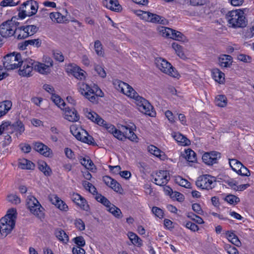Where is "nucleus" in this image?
<instances>
[{
  "mask_svg": "<svg viewBox=\"0 0 254 254\" xmlns=\"http://www.w3.org/2000/svg\"><path fill=\"white\" fill-rule=\"evenodd\" d=\"M64 111V118L70 122H76L79 119L77 111L73 108L65 107L63 109Z\"/></svg>",
  "mask_w": 254,
  "mask_h": 254,
  "instance_id": "20",
  "label": "nucleus"
},
{
  "mask_svg": "<svg viewBox=\"0 0 254 254\" xmlns=\"http://www.w3.org/2000/svg\"><path fill=\"white\" fill-rule=\"evenodd\" d=\"M95 198L97 201L100 202L106 207H108L111 204L110 201L100 193L97 194L95 196Z\"/></svg>",
  "mask_w": 254,
  "mask_h": 254,
  "instance_id": "44",
  "label": "nucleus"
},
{
  "mask_svg": "<svg viewBox=\"0 0 254 254\" xmlns=\"http://www.w3.org/2000/svg\"><path fill=\"white\" fill-rule=\"evenodd\" d=\"M232 59L230 55H223L219 58V64L222 67H230L232 65Z\"/></svg>",
  "mask_w": 254,
  "mask_h": 254,
  "instance_id": "30",
  "label": "nucleus"
},
{
  "mask_svg": "<svg viewBox=\"0 0 254 254\" xmlns=\"http://www.w3.org/2000/svg\"><path fill=\"white\" fill-rule=\"evenodd\" d=\"M216 105L220 107H224L227 105V98L223 95H218L215 99Z\"/></svg>",
  "mask_w": 254,
  "mask_h": 254,
  "instance_id": "42",
  "label": "nucleus"
},
{
  "mask_svg": "<svg viewBox=\"0 0 254 254\" xmlns=\"http://www.w3.org/2000/svg\"><path fill=\"white\" fill-rule=\"evenodd\" d=\"M87 158V159L85 157L80 158V163L86 168L92 169L94 166V163L91 159H89L88 157Z\"/></svg>",
  "mask_w": 254,
  "mask_h": 254,
  "instance_id": "46",
  "label": "nucleus"
},
{
  "mask_svg": "<svg viewBox=\"0 0 254 254\" xmlns=\"http://www.w3.org/2000/svg\"><path fill=\"white\" fill-rule=\"evenodd\" d=\"M12 103L10 101L5 100L0 103V111L5 115L11 109Z\"/></svg>",
  "mask_w": 254,
  "mask_h": 254,
  "instance_id": "37",
  "label": "nucleus"
},
{
  "mask_svg": "<svg viewBox=\"0 0 254 254\" xmlns=\"http://www.w3.org/2000/svg\"><path fill=\"white\" fill-rule=\"evenodd\" d=\"M176 182L177 183H178L180 186L182 187L186 188H190V183L186 179H183L180 176H179L176 179Z\"/></svg>",
  "mask_w": 254,
  "mask_h": 254,
  "instance_id": "51",
  "label": "nucleus"
},
{
  "mask_svg": "<svg viewBox=\"0 0 254 254\" xmlns=\"http://www.w3.org/2000/svg\"><path fill=\"white\" fill-rule=\"evenodd\" d=\"M168 174L167 171L161 170L157 172L154 178L155 184L159 186L165 185L169 180Z\"/></svg>",
  "mask_w": 254,
  "mask_h": 254,
  "instance_id": "16",
  "label": "nucleus"
},
{
  "mask_svg": "<svg viewBox=\"0 0 254 254\" xmlns=\"http://www.w3.org/2000/svg\"><path fill=\"white\" fill-rule=\"evenodd\" d=\"M144 20L152 23H157L162 24H165L166 23V19L156 14L149 13H144L143 15Z\"/></svg>",
  "mask_w": 254,
  "mask_h": 254,
  "instance_id": "17",
  "label": "nucleus"
},
{
  "mask_svg": "<svg viewBox=\"0 0 254 254\" xmlns=\"http://www.w3.org/2000/svg\"><path fill=\"white\" fill-rule=\"evenodd\" d=\"M29 45L34 46L39 48L41 45V40L40 39L28 40L27 42Z\"/></svg>",
  "mask_w": 254,
  "mask_h": 254,
  "instance_id": "62",
  "label": "nucleus"
},
{
  "mask_svg": "<svg viewBox=\"0 0 254 254\" xmlns=\"http://www.w3.org/2000/svg\"><path fill=\"white\" fill-rule=\"evenodd\" d=\"M55 235L57 239L64 244H67L69 241L68 235L62 229H57L55 231Z\"/></svg>",
  "mask_w": 254,
  "mask_h": 254,
  "instance_id": "29",
  "label": "nucleus"
},
{
  "mask_svg": "<svg viewBox=\"0 0 254 254\" xmlns=\"http://www.w3.org/2000/svg\"><path fill=\"white\" fill-rule=\"evenodd\" d=\"M226 18L230 26L233 28H243L247 25L244 12L241 9L228 11L226 14Z\"/></svg>",
  "mask_w": 254,
  "mask_h": 254,
  "instance_id": "2",
  "label": "nucleus"
},
{
  "mask_svg": "<svg viewBox=\"0 0 254 254\" xmlns=\"http://www.w3.org/2000/svg\"><path fill=\"white\" fill-rule=\"evenodd\" d=\"M133 128L132 127H131V128H130V130L128 131L127 133V132H125V139L126 138H128L131 141H136V139L137 138V136L136 134L133 132Z\"/></svg>",
  "mask_w": 254,
  "mask_h": 254,
  "instance_id": "54",
  "label": "nucleus"
},
{
  "mask_svg": "<svg viewBox=\"0 0 254 254\" xmlns=\"http://www.w3.org/2000/svg\"><path fill=\"white\" fill-rule=\"evenodd\" d=\"M49 200L57 206L59 209L64 211H66L68 209L67 205L61 200L57 195L53 194L49 196Z\"/></svg>",
  "mask_w": 254,
  "mask_h": 254,
  "instance_id": "23",
  "label": "nucleus"
},
{
  "mask_svg": "<svg viewBox=\"0 0 254 254\" xmlns=\"http://www.w3.org/2000/svg\"><path fill=\"white\" fill-rule=\"evenodd\" d=\"M12 126L13 129L15 131L18 132L19 134H21L25 130L24 124L19 120H17L16 122L14 123Z\"/></svg>",
  "mask_w": 254,
  "mask_h": 254,
  "instance_id": "40",
  "label": "nucleus"
},
{
  "mask_svg": "<svg viewBox=\"0 0 254 254\" xmlns=\"http://www.w3.org/2000/svg\"><path fill=\"white\" fill-rule=\"evenodd\" d=\"M66 71L78 79L82 80L85 78L84 71L75 64H71L67 65Z\"/></svg>",
  "mask_w": 254,
  "mask_h": 254,
  "instance_id": "15",
  "label": "nucleus"
},
{
  "mask_svg": "<svg viewBox=\"0 0 254 254\" xmlns=\"http://www.w3.org/2000/svg\"><path fill=\"white\" fill-rule=\"evenodd\" d=\"M2 218H5V221H6L5 224H9L11 222H14L15 223V220L17 218V212L15 208H11L9 209L7 214Z\"/></svg>",
  "mask_w": 254,
  "mask_h": 254,
  "instance_id": "28",
  "label": "nucleus"
},
{
  "mask_svg": "<svg viewBox=\"0 0 254 254\" xmlns=\"http://www.w3.org/2000/svg\"><path fill=\"white\" fill-rule=\"evenodd\" d=\"M172 47L179 57L184 60L187 58L184 53L183 48L182 46L176 42H174L172 44Z\"/></svg>",
  "mask_w": 254,
  "mask_h": 254,
  "instance_id": "39",
  "label": "nucleus"
},
{
  "mask_svg": "<svg viewBox=\"0 0 254 254\" xmlns=\"http://www.w3.org/2000/svg\"><path fill=\"white\" fill-rule=\"evenodd\" d=\"M71 199L83 210L88 211L89 209V206L85 199L79 194L74 193L71 196Z\"/></svg>",
  "mask_w": 254,
  "mask_h": 254,
  "instance_id": "22",
  "label": "nucleus"
},
{
  "mask_svg": "<svg viewBox=\"0 0 254 254\" xmlns=\"http://www.w3.org/2000/svg\"><path fill=\"white\" fill-rule=\"evenodd\" d=\"M51 99L56 105L62 110L63 108H62V107H64L65 105V103L64 100H62L59 96L56 95L55 94L52 95Z\"/></svg>",
  "mask_w": 254,
  "mask_h": 254,
  "instance_id": "43",
  "label": "nucleus"
},
{
  "mask_svg": "<svg viewBox=\"0 0 254 254\" xmlns=\"http://www.w3.org/2000/svg\"><path fill=\"white\" fill-rule=\"evenodd\" d=\"M229 164L232 170L236 173L238 172L237 170H239L240 167L242 166V163L235 159H229Z\"/></svg>",
  "mask_w": 254,
  "mask_h": 254,
  "instance_id": "45",
  "label": "nucleus"
},
{
  "mask_svg": "<svg viewBox=\"0 0 254 254\" xmlns=\"http://www.w3.org/2000/svg\"><path fill=\"white\" fill-rule=\"evenodd\" d=\"M34 149L45 157H50L52 153L51 149L47 145L40 142L33 143Z\"/></svg>",
  "mask_w": 254,
  "mask_h": 254,
  "instance_id": "18",
  "label": "nucleus"
},
{
  "mask_svg": "<svg viewBox=\"0 0 254 254\" xmlns=\"http://www.w3.org/2000/svg\"><path fill=\"white\" fill-rule=\"evenodd\" d=\"M22 10L18 13L21 19H24L26 16H30L36 13L38 8L37 1L33 0H27L22 4Z\"/></svg>",
  "mask_w": 254,
  "mask_h": 254,
  "instance_id": "4",
  "label": "nucleus"
},
{
  "mask_svg": "<svg viewBox=\"0 0 254 254\" xmlns=\"http://www.w3.org/2000/svg\"><path fill=\"white\" fill-rule=\"evenodd\" d=\"M73 242L77 245V247H82L85 245V241L82 236H78L73 239Z\"/></svg>",
  "mask_w": 254,
  "mask_h": 254,
  "instance_id": "56",
  "label": "nucleus"
},
{
  "mask_svg": "<svg viewBox=\"0 0 254 254\" xmlns=\"http://www.w3.org/2000/svg\"><path fill=\"white\" fill-rule=\"evenodd\" d=\"M27 206L30 212L39 218H43L44 216L41 205L38 200L33 196H30L27 199Z\"/></svg>",
  "mask_w": 254,
  "mask_h": 254,
  "instance_id": "8",
  "label": "nucleus"
},
{
  "mask_svg": "<svg viewBox=\"0 0 254 254\" xmlns=\"http://www.w3.org/2000/svg\"><path fill=\"white\" fill-rule=\"evenodd\" d=\"M71 132L77 139L82 142L84 140V136L87 135L88 133V132L82 128H76L74 130V131H73L72 129H71Z\"/></svg>",
  "mask_w": 254,
  "mask_h": 254,
  "instance_id": "34",
  "label": "nucleus"
},
{
  "mask_svg": "<svg viewBox=\"0 0 254 254\" xmlns=\"http://www.w3.org/2000/svg\"><path fill=\"white\" fill-rule=\"evenodd\" d=\"M152 212L157 217L161 218L163 217V211L159 207L154 206L152 207Z\"/></svg>",
  "mask_w": 254,
  "mask_h": 254,
  "instance_id": "60",
  "label": "nucleus"
},
{
  "mask_svg": "<svg viewBox=\"0 0 254 254\" xmlns=\"http://www.w3.org/2000/svg\"><path fill=\"white\" fill-rule=\"evenodd\" d=\"M3 59V64L6 69L11 70L20 67L21 60L20 54L10 53L4 56Z\"/></svg>",
  "mask_w": 254,
  "mask_h": 254,
  "instance_id": "3",
  "label": "nucleus"
},
{
  "mask_svg": "<svg viewBox=\"0 0 254 254\" xmlns=\"http://www.w3.org/2000/svg\"><path fill=\"white\" fill-rule=\"evenodd\" d=\"M148 151L151 153L156 156V157L163 159L164 157V154L159 149L154 145H150L148 147Z\"/></svg>",
  "mask_w": 254,
  "mask_h": 254,
  "instance_id": "36",
  "label": "nucleus"
},
{
  "mask_svg": "<svg viewBox=\"0 0 254 254\" xmlns=\"http://www.w3.org/2000/svg\"><path fill=\"white\" fill-rule=\"evenodd\" d=\"M25 26L26 27V31L29 33V36L35 34L39 29L38 27L34 25H29Z\"/></svg>",
  "mask_w": 254,
  "mask_h": 254,
  "instance_id": "57",
  "label": "nucleus"
},
{
  "mask_svg": "<svg viewBox=\"0 0 254 254\" xmlns=\"http://www.w3.org/2000/svg\"><path fill=\"white\" fill-rule=\"evenodd\" d=\"M74 224L75 227L80 231H83L85 229V224L81 219L75 220Z\"/></svg>",
  "mask_w": 254,
  "mask_h": 254,
  "instance_id": "63",
  "label": "nucleus"
},
{
  "mask_svg": "<svg viewBox=\"0 0 254 254\" xmlns=\"http://www.w3.org/2000/svg\"><path fill=\"white\" fill-rule=\"evenodd\" d=\"M215 178L209 175L200 176L195 182V185L201 189L209 190L214 187Z\"/></svg>",
  "mask_w": 254,
  "mask_h": 254,
  "instance_id": "7",
  "label": "nucleus"
},
{
  "mask_svg": "<svg viewBox=\"0 0 254 254\" xmlns=\"http://www.w3.org/2000/svg\"><path fill=\"white\" fill-rule=\"evenodd\" d=\"M128 238L133 244H137L139 246L142 245V240L135 234L129 233Z\"/></svg>",
  "mask_w": 254,
  "mask_h": 254,
  "instance_id": "50",
  "label": "nucleus"
},
{
  "mask_svg": "<svg viewBox=\"0 0 254 254\" xmlns=\"http://www.w3.org/2000/svg\"><path fill=\"white\" fill-rule=\"evenodd\" d=\"M7 200L9 202L14 204H18L20 203V198L16 194H11L7 196Z\"/></svg>",
  "mask_w": 254,
  "mask_h": 254,
  "instance_id": "53",
  "label": "nucleus"
},
{
  "mask_svg": "<svg viewBox=\"0 0 254 254\" xmlns=\"http://www.w3.org/2000/svg\"><path fill=\"white\" fill-rule=\"evenodd\" d=\"M190 4L193 6H202L207 3V0H190Z\"/></svg>",
  "mask_w": 254,
  "mask_h": 254,
  "instance_id": "61",
  "label": "nucleus"
},
{
  "mask_svg": "<svg viewBox=\"0 0 254 254\" xmlns=\"http://www.w3.org/2000/svg\"><path fill=\"white\" fill-rule=\"evenodd\" d=\"M184 157L190 162H195L197 160L195 153L190 149L185 150Z\"/></svg>",
  "mask_w": 254,
  "mask_h": 254,
  "instance_id": "38",
  "label": "nucleus"
},
{
  "mask_svg": "<svg viewBox=\"0 0 254 254\" xmlns=\"http://www.w3.org/2000/svg\"><path fill=\"white\" fill-rule=\"evenodd\" d=\"M118 83V90L121 92L133 99L138 95V94L128 84L121 81Z\"/></svg>",
  "mask_w": 254,
  "mask_h": 254,
  "instance_id": "14",
  "label": "nucleus"
},
{
  "mask_svg": "<svg viewBox=\"0 0 254 254\" xmlns=\"http://www.w3.org/2000/svg\"><path fill=\"white\" fill-rule=\"evenodd\" d=\"M19 166L22 169H33L35 165L33 162L27 159H22L19 161Z\"/></svg>",
  "mask_w": 254,
  "mask_h": 254,
  "instance_id": "35",
  "label": "nucleus"
},
{
  "mask_svg": "<svg viewBox=\"0 0 254 254\" xmlns=\"http://www.w3.org/2000/svg\"><path fill=\"white\" fill-rule=\"evenodd\" d=\"M237 171V174L242 176H250L251 175L250 171L243 164L242 167H240Z\"/></svg>",
  "mask_w": 254,
  "mask_h": 254,
  "instance_id": "55",
  "label": "nucleus"
},
{
  "mask_svg": "<svg viewBox=\"0 0 254 254\" xmlns=\"http://www.w3.org/2000/svg\"><path fill=\"white\" fill-rule=\"evenodd\" d=\"M85 116L91 121L96 123L98 125H103L105 121L102 119L97 114L89 110L88 109H84Z\"/></svg>",
  "mask_w": 254,
  "mask_h": 254,
  "instance_id": "21",
  "label": "nucleus"
},
{
  "mask_svg": "<svg viewBox=\"0 0 254 254\" xmlns=\"http://www.w3.org/2000/svg\"><path fill=\"white\" fill-rule=\"evenodd\" d=\"M35 62L30 59H26L21 60L20 68L18 71L19 74L23 76H29L30 73L34 67Z\"/></svg>",
  "mask_w": 254,
  "mask_h": 254,
  "instance_id": "10",
  "label": "nucleus"
},
{
  "mask_svg": "<svg viewBox=\"0 0 254 254\" xmlns=\"http://www.w3.org/2000/svg\"><path fill=\"white\" fill-rule=\"evenodd\" d=\"M15 37L18 39H25L29 36V33L26 31L25 26H20L14 29Z\"/></svg>",
  "mask_w": 254,
  "mask_h": 254,
  "instance_id": "26",
  "label": "nucleus"
},
{
  "mask_svg": "<svg viewBox=\"0 0 254 254\" xmlns=\"http://www.w3.org/2000/svg\"><path fill=\"white\" fill-rule=\"evenodd\" d=\"M103 3L107 8L113 11H119L122 9L118 0H104Z\"/></svg>",
  "mask_w": 254,
  "mask_h": 254,
  "instance_id": "25",
  "label": "nucleus"
},
{
  "mask_svg": "<svg viewBox=\"0 0 254 254\" xmlns=\"http://www.w3.org/2000/svg\"><path fill=\"white\" fill-rule=\"evenodd\" d=\"M108 211L111 213L114 216L117 218H120L122 215L121 210L115 205L111 203L110 206L107 207Z\"/></svg>",
  "mask_w": 254,
  "mask_h": 254,
  "instance_id": "41",
  "label": "nucleus"
},
{
  "mask_svg": "<svg viewBox=\"0 0 254 254\" xmlns=\"http://www.w3.org/2000/svg\"><path fill=\"white\" fill-rule=\"evenodd\" d=\"M7 20L0 25V35L3 38H7L14 35V22L12 20Z\"/></svg>",
  "mask_w": 254,
  "mask_h": 254,
  "instance_id": "11",
  "label": "nucleus"
},
{
  "mask_svg": "<svg viewBox=\"0 0 254 254\" xmlns=\"http://www.w3.org/2000/svg\"><path fill=\"white\" fill-rule=\"evenodd\" d=\"M211 72L212 77L215 81L219 83L223 82L224 80V73L223 72L218 68L213 69Z\"/></svg>",
  "mask_w": 254,
  "mask_h": 254,
  "instance_id": "32",
  "label": "nucleus"
},
{
  "mask_svg": "<svg viewBox=\"0 0 254 254\" xmlns=\"http://www.w3.org/2000/svg\"><path fill=\"white\" fill-rule=\"evenodd\" d=\"M103 181L107 186L112 188L114 191L121 193V191L123 190L120 184L110 177L108 176L103 177Z\"/></svg>",
  "mask_w": 254,
  "mask_h": 254,
  "instance_id": "19",
  "label": "nucleus"
},
{
  "mask_svg": "<svg viewBox=\"0 0 254 254\" xmlns=\"http://www.w3.org/2000/svg\"><path fill=\"white\" fill-rule=\"evenodd\" d=\"M94 49L97 55L102 57L103 56L104 53L103 50V46L99 40L95 41L94 43Z\"/></svg>",
  "mask_w": 254,
  "mask_h": 254,
  "instance_id": "49",
  "label": "nucleus"
},
{
  "mask_svg": "<svg viewBox=\"0 0 254 254\" xmlns=\"http://www.w3.org/2000/svg\"><path fill=\"white\" fill-rule=\"evenodd\" d=\"M5 218H1L0 219V238L2 239L5 237L8 234L11 233L15 226V223L11 222L9 224H6Z\"/></svg>",
  "mask_w": 254,
  "mask_h": 254,
  "instance_id": "12",
  "label": "nucleus"
},
{
  "mask_svg": "<svg viewBox=\"0 0 254 254\" xmlns=\"http://www.w3.org/2000/svg\"><path fill=\"white\" fill-rule=\"evenodd\" d=\"M18 2H15L13 0H3L0 2V5L3 7L7 6H15L18 4Z\"/></svg>",
  "mask_w": 254,
  "mask_h": 254,
  "instance_id": "59",
  "label": "nucleus"
},
{
  "mask_svg": "<svg viewBox=\"0 0 254 254\" xmlns=\"http://www.w3.org/2000/svg\"><path fill=\"white\" fill-rule=\"evenodd\" d=\"M225 200L230 204L235 205L240 201V198L233 194H228L225 198Z\"/></svg>",
  "mask_w": 254,
  "mask_h": 254,
  "instance_id": "48",
  "label": "nucleus"
},
{
  "mask_svg": "<svg viewBox=\"0 0 254 254\" xmlns=\"http://www.w3.org/2000/svg\"><path fill=\"white\" fill-rule=\"evenodd\" d=\"M101 126L105 127L109 132L112 133L113 134H114V132L117 130V128L115 127L114 126L107 124L106 121L103 124V125H101Z\"/></svg>",
  "mask_w": 254,
  "mask_h": 254,
  "instance_id": "64",
  "label": "nucleus"
},
{
  "mask_svg": "<svg viewBox=\"0 0 254 254\" xmlns=\"http://www.w3.org/2000/svg\"><path fill=\"white\" fill-rule=\"evenodd\" d=\"M156 64L158 68L163 72L173 77H178L179 76L176 69L166 60L161 58L157 59Z\"/></svg>",
  "mask_w": 254,
  "mask_h": 254,
  "instance_id": "5",
  "label": "nucleus"
},
{
  "mask_svg": "<svg viewBox=\"0 0 254 254\" xmlns=\"http://www.w3.org/2000/svg\"><path fill=\"white\" fill-rule=\"evenodd\" d=\"M94 68L96 72L100 77L105 78L106 76V72L101 66L99 65H96Z\"/></svg>",
  "mask_w": 254,
  "mask_h": 254,
  "instance_id": "58",
  "label": "nucleus"
},
{
  "mask_svg": "<svg viewBox=\"0 0 254 254\" xmlns=\"http://www.w3.org/2000/svg\"><path fill=\"white\" fill-rule=\"evenodd\" d=\"M221 157L220 153L216 151L205 153L202 156L203 162L208 165H212L217 163Z\"/></svg>",
  "mask_w": 254,
  "mask_h": 254,
  "instance_id": "13",
  "label": "nucleus"
},
{
  "mask_svg": "<svg viewBox=\"0 0 254 254\" xmlns=\"http://www.w3.org/2000/svg\"><path fill=\"white\" fill-rule=\"evenodd\" d=\"M50 17L53 21H56L58 23L63 22L65 18V17L63 16L62 14L59 12L51 13Z\"/></svg>",
  "mask_w": 254,
  "mask_h": 254,
  "instance_id": "47",
  "label": "nucleus"
},
{
  "mask_svg": "<svg viewBox=\"0 0 254 254\" xmlns=\"http://www.w3.org/2000/svg\"><path fill=\"white\" fill-rule=\"evenodd\" d=\"M78 91L89 101L97 104L99 97H103L104 93L97 86H94L93 88L83 82H79L77 84Z\"/></svg>",
  "mask_w": 254,
  "mask_h": 254,
  "instance_id": "1",
  "label": "nucleus"
},
{
  "mask_svg": "<svg viewBox=\"0 0 254 254\" xmlns=\"http://www.w3.org/2000/svg\"><path fill=\"white\" fill-rule=\"evenodd\" d=\"M187 217L198 224L204 223L203 219L200 217L194 214L192 212H189L187 214Z\"/></svg>",
  "mask_w": 254,
  "mask_h": 254,
  "instance_id": "52",
  "label": "nucleus"
},
{
  "mask_svg": "<svg viewBox=\"0 0 254 254\" xmlns=\"http://www.w3.org/2000/svg\"><path fill=\"white\" fill-rule=\"evenodd\" d=\"M53 65L52 61L50 63V65H46L44 64L37 63L34 65V68L39 73L42 74H47L50 72V66Z\"/></svg>",
  "mask_w": 254,
  "mask_h": 254,
  "instance_id": "27",
  "label": "nucleus"
},
{
  "mask_svg": "<svg viewBox=\"0 0 254 254\" xmlns=\"http://www.w3.org/2000/svg\"><path fill=\"white\" fill-rule=\"evenodd\" d=\"M173 137L181 145H189L190 144V140L180 133H174Z\"/></svg>",
  "mask_w": 254,
  "mask_h": 254,
  "instance_id": "31",
  "label": "nucleus"
},
{
  "mask_svg": "<svg viewBox=\"0 0 254 254\" xmlns=\"http://www.w3.org/2000/svg\"><path fill=\"white\" fill-rule=\"evenodd\" d=\"M163 37L185 42L187 41L186 37L181 32L173 29L161 26L158 29Z\"/></svg>",
  "mask_w": 254,
  "mask_h": 254,
  "instance_id": "6",
  "label": "nucleus"
},
{
  "mask_svg": "<svg viewBox=\"0 0 254 254\" xmlns=\"http://www.w3.org/2000/svg\"><path fill=\"white\" fill-rule=\"evenodd\" d=\"M38 168L46 176H50L52 173L51 168L44 161L38 162Z\"/></svg>",
  "mask_w": 254,
  "mask_h": 254,
  "instance_id": "33",
  "label": "nucleus"
},
{
  "mask_svg": "<svg viewBox=\"0 0 254 254\" xmlns=\"http://www.w3.org/2000/svg\"><path fill=\"white\" fill-rule=\"evenodd\" d=\"M134 99L141 112L151 117H153L155 115V113L152 111V106L145 99L138 95Z\"/></svg>",
  "mask_w": 254,
  "mask_h": 254,
  "instance_id": "9",
  "label": "nucleus"
},
{
  "mask_svg": "<svg viewBox=\"0 0 254 254\" xmlns=\"http://www.w3.org/2000/svg\"><path fill=\"white\" fill-rule=\"evenodd\" d=\"M49 200L57 206L59 209L64 211H66L68 209L67 205L61 200L57 195L53 194L49 196Z\"/></svg>",
  "mask_w": 254,
  "mask_h": 254,
  "instance_id": "24",
  "label": "nucleus"
}]
</instances>
